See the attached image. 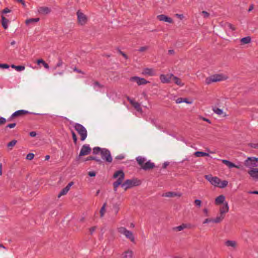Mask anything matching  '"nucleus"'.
Instances as JSON below:
<instances>
[{
  "instance_id": "1",
  "label": "nucleus",
  "mask_w": 258,
  "mask_h": 258,
  "mask_svg": "<svg viewBox=\"0 0 258 258\" xmlns=\"http://www.w3.org/2000/svg\"><path fill=\"white\" fill-rule=\"evenodd\" d=\"M205 178L213 186L223 188L227 186L228 181L227 180L221 181V179L217 176H212V175H206Z\"/></svg>"
},
{
  "instance_id": "2",
  "label": "nucleus",
  "mask_w": 258,
  "mask_h": 258,
  "mask_svg": "<svg viewBox=\"0 0 258 258\" xmlns=\"http://www.w3.org/2000/svg\"><path fill=\"white\" fill-rule=\"evenodd\" d=\"M124 173L122 170H118L116 171L113 175L114 178H117V180L113 183V189L115 191L117 190V188L120 185L123 183L122 181L124 178Z\"/></svg>"
},
{
  "instance_id": "3",
  "label": "nucleus",
  "mask_w": 258,
  "mask_h": 258,
  "mask_svg": "<svg viewBox=\"0 0 258 258\" xmlns=\"http://www.w3.org/2000/svg\"><path fill=\"white\" fill-rule=\"evenodd\" d=\"M136 160L138 164L141 166L142 168L144 170L153 169L155 167L154 163L151 162L150 161H148L145 163L146 160L143 157H138L137 158Z\"/></svg>"
},
{
  "instance_id": "4",
  "label": "nucleus",
  "mask_w": 258,
  "mask_h": 258,
  "mask_svg": "<svg viewBox=\"0 0 258 258\" xmlns=\"http://www.w3.org/2000/svg\"><path fill=\"white\" fill-rule=\"evenodd\" d=\"M244 165L249 170L255 169L258 167V158L254 157H248L244 161Z\"/></svg>"
},
{
  "instance_id": "5",
  "label": "nucleus",
  "mask_w": 258,
  "mask_h": 258,
  "mask_svg": "<svg viewBox=\"0 0 258 258\" xmlns=\"http://www.w3.org/2000/svg\"><path fill=\"white\" fill-rule=\"evenodd\" d=\"M227 79V77L223 74H216L207 78L205 82L207 84L209 85L212 82L222 81Z\"/></svg>"
},
{
  "instance_id": "6",
  "label": "nucleus",
  "mask_w": 258,
  "mask_h": 258,
  "mask_svg": "<svg viewBox=\"0 0 258 258\" xmlns=\"http://www.w3.org/2000/svg\"><path fill=\"white\" fill-rule=\"evenodd\" d=\"M117 231L123 234L125 237L130 239L132 242L135 241V237L132 232L127 230L124 227H120L117 228Z\"/></svg>"
},
{
  "instance_id": "7",
  "label": "nucleus",
  "mask_w": 258,
  "mask_h": 258,
  "mask_svg": "<svg viewBox=\"0 0 258 258\" xmlns=\"http://www.w3.org/2000/svg\"><path fill=\"white\" fill-rule=\"evenodd\" d=\"M74 127L80 136L81 140L82 141H84L87 136V132L86 129L82 125L79 123H76Z\"/></svg>"
},
{
  "instance_id": "8",
  "label": "nucleus",
  "mask_w": 258,
  "mask_h": 258,
  "mask_svg": "<svg viewBox=\"0 0 258 258\" xmlns=\"http://www.w3.org/2000/svg\"><path fill=\"white\" fill-rule=\"evenodd\" d=\"M140 184V181L137 180V179H127L121 184V187H123L125 190H126L130 188H131L134 186L138 185Z\"/></svg>"
},
{
  "instance_id": "9",
  "label": "nucleus",
  "mask_w": 258,
  "mask_h": 258,
  "mask_svg": "<svg viewBox=\"0 0 258 258\" xmlns=\"http://www.w3.org/2000/svg\"><path fill=\"white\" fill-rule=\"evenodd\" d=\"M101 156L102 158L105 160L107 162H111L112 159L109 150L106 149H102L101 151Z\"/></svg>"
},
{
  "instance_id": "10",
  "label": "nucleus",
  "mask_w": 258,
  "mask_h": 258,
  "mask_svg": "<svg viewBox=\"0 0 258 258\" xmlns=\"http://www.w3.org/2000/svg\"><path fill=\"white\" fill-rule=\"evenodd\" d=\"M173 76L174 75L172 74H162L160 76V79L162 83H170L172 81Z\"/></svg>"
},
{
  "instance_id": "11",
  "label": "nucleus",
  "mask_w": 258,
  "mask_h": 258,
  "mask_svg": "<svg viewBox=\"0 0 258 258\" xmlns=\"http://www.w3.org/2000/svg\"><path fill=\"white\" fill-rule=\"evenodd\" d=\"M78 16V21L79 24L81 25H85L87 22V18L83 13L78 11L77 13Z\"/></svg>"
},
{
  "instance_id": "12",
  "label": "nucleus",
  "mask_w": 258,
  "mask_h": 258,
  "mask_svg": "<svg viewBox=\"0 0 258 258\" xmlns=\"http://www.w3.org/2000/svg\"><path fill=\"white\" fill-rule=\"evenodd\" d=\"M131 81L136 82L138 85H145L149 83V81H147L144 78H141L138 77H133L130 78Z\"/></svg>"
},
{
  "instance_id": "13",
  "label": "nucleus",
  "mask_w": 258,
  "mask_h": 258,
  "mask_svg": "<svg viewBox=\"0 0 258 258\" xmlns=\"http://www.w3.org/2000/svg\"><path fill=\"white\" fill-rule=\"evenodd\" d=\"M91 151V148L88 145H84L82 146L79 156H85L88 155Z\"/></svg>"
},
{
  "instance_id": "14",
  "label": "nucleus",
  "mask_w": 258,
  "mask_h": 258,
  "mask_svg": "<svg viewBox=\"0 0 258 258\" xmlns=\"http://www.w3.org/2000/svg\"><path fill=\"white\" fill-rule=\"evenodd\" d=\"M37 12L41 15H47L50 13L51 9L47 7H39L37 8Z\"/></svg>"
},
{
  "instance_id": "15",
  "label": "nucleus",
  "mask_w": 258,
  "mask_h": 258,
  "mask_svg": "<svg viewBox=\"0 0 258 258\" xmlns=\"http://www.w3.org/2000/svg\"><path fill=\"white\" fill-rule=\"evenodd\" d=\"M182 196V194L180 192H173V191H168L165 192L162 194V196L163 197L166 198H174L175 197H180Z\"/></svg>"
},
{
  "instance_id": "16",
  "label": "nucleus",
  "mask_w": 258,
  "mask_h": 258,
  "mask_svg": "<svg viewBox=\"0 0 258 258\" xmlns=\"http://www.w3.org/2000/svg\"><path fill=\"white\" fill-rule=\"evenodd\" d=\"M247 173L254 180H258V168L248 170Z\"/></svg>"
},
{
  "instance_id": "17",
  "label": "nucleus",
  "mask_w": 258,
  "mask_h": 258,
  "mask_svg": "<svg viewBox=\"0 0 258 258\" xmlns=\"http://www.w3.org/2000/svg\"><path fill=\"white\" fill-rule=\"evenodd\" d=\"M229 211V206L227 202H225L219 209L220 214L224 215Z\"/></svg>"
},
{
  "instance_id": "18",
  "label": "nucleus",
  "mask_w": 258,
  "mask_h": 258,
  "mask_svg": "<svg viewBox=\"0 0 258 258\" xmlns=\"http://www.w3.org/2000/svg\"><path fill=\"white\" fill-rule=\"evenodd\" d=\"M142 74L149 76H154L156 75V71L152 68H145L142 72Z\"/></svg>"
},
{
  "instance_id": "19",
  "label": "nucleus",
  "mask_w": 258,
  "mask_h": 258,
  "mask_svg": "<svg viewBox=\"0 0 258 258\" xmlns=\"http://www.w3.org/2000/svg\"><path fill=\"white\" fill-rule=\"evenodd\" d=\"M74 182H70L66 187H65L64 188H63L60 193L58 195V197L60 198L62 196H64L67 194V192L69 191L71 187L73 185Z\"/></svg>"
},
{
  "instance_id": "20",
  "label": "nucleus",
  "mask_w": 258,
  "mask_h": 258,
  "mask_svg": "<svg viewBox=\"0 0 258 258\" xmlns=\"http://www.w3.org/2000/svg\"><path fill=\"white\" fill-rule=\"evenodd\" d=\"M157 18L161 21H164L169 23H173V22L172 18L168 17L165 15H159L157 16Z\"/></svg>"
},
{
  "instance_id": "21",
  "label": "nucleus",
  "mask_w": 258,
  "mask_h": 258,
  "mask_svg": "<svg viewBox=\"0 0 258 258\" xmlns=\"http://www.w3.org/2000/svg\"><path fill=\"white\" fill-rule=\"evenodd\" d=\"M225 244L227 247H231L233 249L237 247L238 243L236 241L228 240L225 242Z\"/></svg>"
},
{
  "instance_id": "22",
  "label": "nucleus",
  "mask_w": 258,
  "mask_h": 258,
  "mask_svg": "<svg viewBox=\"0 0 258 258\" xmlns=\"http://www.w3.org/2000/svg\"><path fill=\"white\" fill-rule=\"evenodd\" d=\"M128 100H129L130 103L132 105V106L135 108V109L137 111H142V108L141 107L140 104L138 102H137L132 99H128Z\"/></svg>"
},
{
  "instance_id": "23",
  "label": "nucleus",
  "mask_w": 258,
  "mask_h": 258,
  "mask_svg": "<svg viewBox=\"0 0 258 258\" xmlns=\"http://www.w3.org/2000/svg\"><path fill=\"white\" fill-rule=\"evenodd\" d=\"M221 161H222V162L223 164L226 165L229 168H233V167H235V168H236L237 169H239L240 168V167L239 166L236 165L235 164H234V163L230 162L228 160L223 159Z\"/></svg>"
},
{
  "instance_id": "24",
  "label": "nucleus",
  "mask_w": 258,
  "mask_h": 258,
  "mask_svg": "<svg viewBox=\"0 0 258 258\" xmlns=\"http://www.w3.org/2000/svg\"><path fill=\"white\" fill-rule=\"evenodd\" d=\"M28 113V111L25 110H20L15 112L11 115L12 118H14L19 116Z\"/></svg>"
},
{
  "instance_id": "25",
  "label": "nucleus",
  "mask_w": 258,
  "mask_h": 258,
  "mask_svg": "<svg viewBox=\"0 0 258 258\" xmlns=\"http://www.w3.org/2000/svg\"><path fill=\"white\" fill-rule=\"evenodd\" d=\"M225 197L223 195H220L215 199V203L217 205H219L222 204L223 205L225 203Z\"/></svg>"
},
{
  "instance_id": "26",
  "label": "nucleus",
  "mask_w": 258,
  "mask_h": 258,
  "mask_svg": "<svg viewBox=\"0 0 258 258\" xmlns=\"http://www.w3.org/2000/svg\"><path fill=\"white\" fill-rule=\"evenodd\" d=\"M1 17L2 25L5 29H7L8 28V24L10 23V21L3 15H2Z\"/></svg>"
},
{
  "instance_id": "27",
  "label": "nucleus",
  "mask_w": 258,
  "mask_h": 258,
  "mask_svg": "<svg viewBox=\"0 0 258 258\" xmlns=\"http://www.w3.org/2000/svg\"><path fill=\"white\" fill-rule=\"evenodd\" d=\"M39 18H30L27 19L25 21V23L27 25H29L30 24H33L35 23L38 22L39 21Z\"/></svg>"
},
{
  "instance_id": "28",
  "label": "nucleus",
  "mask_w": 258,
  "mask_h": 258,
  "mask_svg": "<svg viewBox=\"0 0 258 258\" xmlns=\"http://www.w3.org/2000/svg\"><path fill=\"white\" fill-rule=\"evenodd\" d=\"M213 111L218 115H223V116H226V114L224 113L223 110L220 108H217L216 107H214L213 108Z\"/></svg>"
},
{
  "instance_id": "29",
  "label": "nucleus",
  "mask_w": 258,
  "mask_h": 258,
  "mask_svg": "<svg viewBox=\"0 0 258 258\" xmlns=\"http://www.w3.org/2000/svg\"><path fill=\"white\" fill-rule=\"evenodd\" d=\"M172 81L175 83V84H176L177 85L180 87H182L184 85V84L181 81V80L179 78L174 76H173Z\"/></svg>"
},
{
  "instance_id": "30",
  "label": "nucleus",
  "mask_w": 258,
  "mask_h": 258,
  "mask_svg": "<svg viewBox=\"0 0 258 258\" xmlns=\"http://www.w3.org/2000/svg\"><path fill=\"white\" fill-rule=\"evenodd\" d=\"M133 256V252L128 250L125 251L122 255V258H132Z\"/></svg>"
},
{
  "instance_id": "31",
  "label": "nucleus",
  "mask_w": 258,
  "mask_h": 258,
  "mask_svg": "<svg viewBox=\"0 0 258 258\" xmlns=\"http://www.w3.org/2000/svg\"><path fill=\"white\" fill-rule=\"evenodd\" d=\"M224 215H222L220 214L219 215H218L216 218L213 219V223H220L224 219Z\"/></svg>"
},
{
  "instance_id": "32",
  "label": "nucleus",
  "mask_w": 258,
  "mask_h": 258,
  "mask_svg": "<svg viewBox=\"0 0 258 258\" xmlns=\"http://www.w3.org/2000/svg\"><path fill=\"white\" fill-rule=\"evenodd\" d=\"M224 215H222L220 214L219 215H218L216 218L213 219V223H220L224 219Z\"/></svg>"
},
{
  "instance_id": "33",
  "label": "nucleus",
  "mask_w": 258,
  "mask_h": 258,
  "mask_svg": "<svg viewBox=\"0 0 258 258\" xmlns=\"http://www.w3.org/2000/svg\"><path fill=\"white\" fill-rule=\"evenodd\" d=\"M194 155L197 157H205V156H209L208 153H205L204 152H201V151L196 152L194 153Z\"/></svg>"
},
{
  "instance_id": "34",
  "label": "nucleus",
  "mask_w": 258,
  "mask_h": 258,
  "mask_svg": "<svg viewBox=\"0 0 258 258\" xmlns=\"http://www.w3.org/2000/svg\"><path fill=\"white\" fill-rule=\"evenodd\" d=\"M187 227L188 226L186 224H182L180 226L174 227L173 230L176 231H180Z\"/></svg>"
},
{
  "instance_id": "35",
  "label": "nucleus",
  "mask_w": 258,
  "mask_h": 258,
  "mask_svg": "<svg viewBox=\"0 0 258 258\" xmlns=\"http://www.w3.org/2000/svg\"><path fill=\"white\" fill-rule=\"evenodd\" d=\"M251 41V38L249 36H247L244 38H242L240 39V42L243 44H248Z\"/></svg>"
},
{
  "instance_id": "36",
  "label": "nucleus",
  "mask_w": 258,
  "mask_h": 258,
  "mask_svg": "<svg viewBox=\"0 0 258 258\" xmlns=\"http://www.w3.org/2000/svg\"><path fill=\"white\" fill-rule=\"evenodd\" d=\"M106 204L104 203L100 210V216L101 217H103L106 212Z\"/></svg>"
},
{
  "instance_id": "37",
  "label": "nucleus",
  "mask_w": 258,
  "mask_h": 258,
  "mask_svg": "<svg viewBox=\"0 0 258 258\" xmlns=\"http://www.w3.org/2000/svg\"><path fill=\"white\" fill-rule=\"evenodd\" d=\"M17 142V141L16 140H13L8 144L7 146L10 150L12 149L13 147L16 144Z\"/></svg>"
},
{
  "instance_id": "38",
  "label": "nucleus",
  "mask_w": 258,
  "mask_h": 258,
  "mask_svg": "<svg viewBox=\"0 0 258 258\" xmlns=\"http://www.w3.org/2000/svg\"><path fill=\"white\" fill-rule=\"evenodd\" d=\"M12 68L15 69L17 71H22L25 70V67L22 66H15L14 64L12 65Z\"/></svg>"
},
{
  "instance_id": "39",
  "label": "nucleus",
  "mask_w": 258,
  "mask_h": 258,
  "mask_svg": "<svg viewBox=\"0 0 258 258\" xmlns=\"http://www.w3.org/2000/svg\"><path fill=\"white\" fill-rule=\"evenodd\" d=\"M95 160L97 162L99 163H101V161L100 159H97L96 157H92V156H90L89 157H88L87 159H86V161L87 160Z\"/></svg>"
},
{
  "instance_id": "40",
  "label": "nucleus",
  "mask_w": 258,
  "mask_h": 258,
  "mask_svg": "<svg viewBox=\"0 0 258 258\" xmlns=\"http://www.w3.org/2000/svg\"><path fill=\"white\" fill-rule=\"evenodd\" d=\"M101 149L99 147H95L93 149V153L94 154H97L99 153V152L101 153Z\"/></svg>"
},
{
  "instance_id": "41",
  "label": "nucleus",
  "mask_w": 258,
  "mask_h": 258,
  "mask_svg": "<svg viewBox=\"0 0 258 258\" xmlns=\"http://www.w3.org/2000/svg\"><path fill=\"white\" fill-rule=\"evenodd\" d=\"M62 64H63V62H62V60H61V59L59 60L58 62L57 63L56 66L54 67V68H53L54 70H56V69L57 68H59V67H61Z\"/></svg>"
},
{
  "instance_id": "42",
  "label": "nucleus",
  "mask_w": 258,
  "mask_h": 258,
  "mask_svg": "<svg viewBox=\"0 0 258 258\" xmlns=\"http://www.w3.org/2000/svg\"><path fill=\"white\" fill-rule=\"evenodd\" d=\"M195 205L198 208H200L202 205V201L200 200H196L194 202Z\"/></svg>"
},
{
  "instance_id": "43",
  "label": "nucleus",
  "mask_w": 258,
  "mask_h": 258,
  "mask_svg": "<svg viewBox=\"0 0 258 258\" xmlns=\"http://www.w3.org/2000/svg\"><path fill=\"white\" fill-rule=\"evenodd\" d=\"M149 49V47L148 46H145L141 47L139 48V51L140 52H144L147 51Z\"/></svg>"
},
{
  "instance_id": "44",
  "label": "nucleus",
  "mask_w": 258,
  "mask_h": 258,
  "mask_svg": "<svg viewBox=\"0 0 258 258\" xmlns=\"http://www.w3.org/2000/svg\"><path fill=\"white\" fill-rule=\"evenodd\" d=\"M34 155L33 153H29L26 157V159L29 160H31L34 158Z\"/></svg>"
},
{
  "instance_id": "45",
  "label": "nucleus",
  "mask_w": 258,
  "mask_h": 258,
  "mask_svg": "<svg viewBox=\"0 0 258 258\" xmlns=\"http://www.w3.org/2000/svg\"><path fill=\"white\" fill-rule=\"evenodd\" d=\"M210 222H213V219L207 218V219H205V220L203 221V224H205L209 223Z\"/></svg>"
},
{
  "instance_id": "46",
  "label": "nucleus",
  "mask_w": 258,
  "mask_h": 258,
  "mask_svg": "<svg viewBox=\"0 0 258 258\" xmlns=\"http://www.w3.org/2000/svg\"><path fill=\"white\" fill-rule=\"evenodd\" d=\"M202 14L203 15L204 18H208L210 16V14L205 11L202 12Z\"/></svg>"
},
{
  "instance_id": "47",
  "label": "nucleus",
  "mask_w": 258,
  "mask_h": 258,
  "mask_svg": "<svg viewBox=\"0 0 258 258\" xmlns=\"http://www.w3.org/2000/svg\"><path fill=\"white\" fill-rule=\"evenodd\" d=\"M6 119L5 118L0 116V125L5 124Z\"/></svg>"
},
{
  "instance_id": "48",
  "label": "nucleus",
  "mask_w": 258,
  "mask_h": 258,
  "mask_svg": "<svg viewBox=\"0 0 258 258\" xmlns=\"http://www.w3.org/2000/svg\"><path fill=\"white\" fill-rule=\"evenodd\" d=\"M72 137H73V139L74 140V142L75 143H76L77 141V137L76 135L75 134V133L74 132H72Z\"/></svg>"
},
{
  "instance_id": "49",
  "label": "nucleus",
  "mask_w": 258,
  "mask_h": 258,
  "mask_svg": "<svg viewBox=\"0 0 258 258\" xmlns=\"http://www.w3.org/2000/svg\"><path fill=\"white\" fill-rule=\"evenodd\" d=\"M249 146L254 149L258 148V144L250 143L249 144Z\"/></svg>"
},
{
  "instance_id": "50",
  "label": "nucleus",
  "mask_w": 258,
  "mask_h": 258,
  "mask_svg": "<svg viewBox=\"0 0 258 258\" xmlns=\"http://www.w3.org/2000/svg\"><path fill=\"white\" fill-rule=\"evenodd\" d=\"M94 88L98 87L101 88L102 86L98 82H94Z\"/></svg>"
},
{
  "instance_id": "51",
  "label": "nucleus",
  "mask_w": 258,
  "mask_h": 258,
  "mask_svg": "<svg viewBox=\"0 0 258 258\" xmlns=\"http://www.w3.org/2000/svg\"><path fill=\"white\" fill-rule=\"evenodd\" d=\"M0 68L3 69H8L9 68V66L7 64L0 63Z\"/></svg>"
},
{
  "instance_id": "52",
  "label": "nucleus",
  "mask_w": 258,
  "mask_h": 258,
  "mask_svg": "<svg viewBox=\"0 0 258 258\" xmlns=\"http://www.w3.org/2000/svg\"><path fill=\"white\" fill-rule=\"evenodd\" d=\"M96 226H94L89 229V232L91 234H92L93 232L96 229Z\"/></svg>"
},
{
  "instance_id": "53",
  "label": "nucleus",
  "mask_w": 258,
  "mask_h": 258,
  "mask_svg": "<svg viewBox=\"0 0 258 258\" xmlns=\"http://www.w3.org/2000/svg\"><path fill=\"white\" fill-rule=\"evenodd\" d=\"M183 99L182 98H178L177 99L175 100V102L176 103L179 104L183 102Z\"/></svg>"
},
{
  "instance_id": "54",
  "label": "nucleus",
  "mask_w": 258,
  "mask_h": 258,
  "mask_svg": "<svg viewBox=\"0 0 258 258\" xmlns=\"http://www.w3.org/2000/svg\"><path fill=\"white\" fill-rule=\"evenodd\" d=\"M16 125V124L15 123H10V124H9L7 127H9L10 128H14V127H15Z\"/></svg>"
},
{
  "instance_id": "55",
  "label": "nucleus",
  "mask_w": 258,
  "mask_h": 258,
  "mask_svg": "<svg viewBox=\"0 0 258 258\" xmlns=\"http://www.w3.org/2000/svg\"><path fill=\"white\" fill-rule=\"evenodd\" d=\"M10 12H11V10L7 8H5V9H4L2 13V14H6L8 13H10Z\"/></svg>"
},
{
  "instance_id": "56",
  "label": "nucleus",
  "mask_w": 258,
  "mask_h": 258,
  "mask_svg": "<svg viewBox=\"0 0 258 258\" xmlns=\"http://www.w3.org/2000/svg\"><path fill=\"white\" fill-rule=\"evenodd\" d=\"M124 158V156L123 155H119L117 156H116L115 159H119V160H122Z\"/></svg>"
},
{
  "instance_id": "57",
  "label": "nucleus",
  "mask_w": 258,
  "mask_h": 258,
  "mask_svg": "<svg viewBox=\"0 0 258 258\" xmlns=\"http://www.w3.org/2000/svg\"><path fill=\"white\" fill-rule=\"evenodd\" d=\"M227 26L230 28L232 30H235V27L231 24L230 23H228L227 24Z\"/></svg>"
},
{
  "instance_id": "58",
  "label": "nucleus",
  "mask_w": 258,
  "mask_h": 258,
  "mask_svg": "<svg viewBox=\"0 0 258 258\" xmlns=\"http://www.w3.org/2000/svg\"><path fill=\"white\" fill-rule=\"evenodd\" d=\"M175 16L178 17V18H179L180 20H182L184 18V16L182 14H176L175 15Z\"/></svg>"
},
{
  "instance_id": "59",
  "label": "nucleus",
  "mask_w": 258,
  "mask_h": 258,
  "mask_svg": "<svg viewBox=\"0 0 258 258\" xmlns=\"http://www.w3.org/2000/svg\"><path fill=\"white\" fill-rule=\"evenodd\" d=\"M183 102H185L187 104H191L192 103V101H189L188 100V99H187V98H183Z\"/></svg>"
},
{
  "instance_id": "60",
  "label": "nucleus",
  "mask_w": 258,
  "mask_h": 258,
  "mask_svg": "<svg viewBox=\"0 0 258 258\" xmlns=\"http://www.w3.org/2000/svg\"><path fill=\"white\" fill-rule=\"evenodd\" d=\"M30 136L32 137H35L36 136V133L35 132H31L30 133Z\"/></svg>"
},
{
  "instance_id": "61",
  "label": "nucleus",
  "mask_w": 258,
  "mask_h": 258,
  "mask_svg": "<svg viewBox=\"0 0 258 258\" xmlns=\"http://www.w3.org/2000/svg\"><path fill=\"white\" fill-rule=\"evenodd\" d=\"M88 175L91 177H93L95 176V173L94 172H89Z\"/></svg>"
},
{
  "instance_id": "62",
  "label": "nucleus",
  "mask_w": 258,
  "mask_h": 258,
  "mask_svg": "<svg viewBox=\"0 0 258 258\" xmlns=\"http://www.w3.org/2000/svg\"><path fill=\"white\" fill-rule=\"evenodd\" d=\"M119 53L120 54H121L125 59L127 58V55L124 53H123V52H122L121 51H119Z\"/></svg>"
},
{
  "instance_id": "63",
  "label": "nucleus",
  "mask_w": 258,
  "mask_h": 258,
  "mask_svg": "<svg viewBox=\"0 0 258 258\" xmlns=\"http://www.w3.org/2000/svg\"><path fill=\"white\" fill-rule=\"evenodd\" d=\"M45 61L42 59H39L37 60V63L39 64L40 63H44Z\"/></svg>"
},
{
  "instance_id": "64",
  "label": "nucleus",
  "mask_w": 258,
  "mask_h": 258,
  "mask_svg": "<svg viewBox=\"0 0 258 258\" xmlns=\"http://www.w3.org/2000/svg\"><path fill=\"white\" fill-rule=\"evenodd\" d=\"M203 212L205 214L206 216H208V210L206 208L203 210Z\"/></svg>"
}]
</instances>
